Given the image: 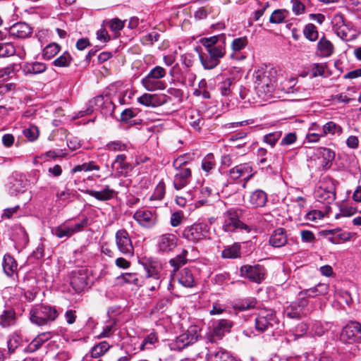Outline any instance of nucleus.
<instances>
[{
    "label": "nucleus",
    "mask_w": 361,
    "mask_h": 361,
    "mask_svg": "<svg viewBox=\"0 0 361 361\" xmlns=\"http://www.w3.org/2000/svg\"><path fill=\"white\" fill-rule=\"evenodd\" d=\"M85 193L102 202L110 200L117 195V192L114 190L111 189L109 185H106L100 191L87 190Z\"/></svg>",
    "instance_id": "obj_20"
},
{
    "label": "nucleus",
    "mask_w": 361,
    "mask_h": 361,
    "mask_svg": "<svg viewBox=\"0 0 361 361\" xmlns=\"http://www.w3.org/2000/svg\"><path fill=\"white\" fill-rule=\"evenodd\" d=\"M178 282L187 288H192L195 286V279L189 269L185 268L180 271Z\"/></svg>",
    "instance_id": "obj_39"
},
{
    "label": "nucleus",
    "mask_w": 361,
    "mask_h": 361,
    "mask_svg": "<svg viewBox=\"0 0 361 361\" xmlns=\"http://www.w3.org/2000/svg\"><path fill=\"white\" fill-rule=\"evenodd\" d=\"M73 59L71 54L65 51L62 55L53 61V64L57 67H68L70 66Z\"/></svg>",
    "instance_id": "obj_51"
},
{
    "label": "nucleus",
    "mask_w": 361,
    "mask_h": 361,
    "mask_svg": "<svg viewBox=\"0 0 361 361\" xmlns=\"http://www.w3.org/2000/svg\"><path fill=\"white\" fill-rule=\"evenodd\" d=\"M147 276L148 278H151L154 279L155 283L149 287L150 290H154L156 288H159L160 286V271H161V265L160 264H149L146 267Z\"/></svg>",
    "instance_id": "obj_29"
},
{
    "label": "nucleus",
    "mask_w": 361,
    "mask_h": 361,
    "mask_svg": "<svg viewBox=\"0 0 361 361\" xmlns=\"http://www.w3.org/2000/svg\"><path fill=\"white\" fill-rule=\"evenodd\" d=\"M285 12L286 11L282 9L275 10L269 18V22L274 24L283 23L286 18V15L284 14Z\"/></svg>",
    "instance_id": "obj_59"
},
{
    "label": "nucleus",
    "mask_w": 361,
    "mask_h": 361,
    "mask_svg": "<svg viewBox=\"0 0 361 361\" xmlns=\"http://www.w3.org/2000/svg\"><path fill=\"white\" fill-rule=\"evenodd\" d=\"M2 267L4 274L8 277L14 279L18 276V263L11 255H4Z\"/></svg>",
    "instance_id": "obj_19"
},
{
    "label": "nucleus",
    "mask_w": 361,
    "mask_h": 361,
    "mask_svg": "<svg viewBox=\"0 0 361 361\" xmlns=\"http://www.w3.org/2000/svg\"><path fill=\"white\" fill-rule=\"evenodd\" d=\"M306 1H309V0H304V1H301V0L290 1V3L292 4V11L295 15L299 16L305 12Z\"/></svg>",
    "instance_id": "obj_56"
},
{
    "label": "nucleus",
    "mask_w": 361,
    "mask_h": 361,
    "mask_svg": "<svg viewBox=\"0 0 361 361\" xmlns=\"http://www.w3.org/2000/svg\"><path fill=\"white\" fill-rule=\"evenodd\" d=\"M287 316L292 319H299L303 314V311L298 308L296 305H291L287 309Z\"/></svg>",
    "instance_id": "obj_63"
},
{
    "label": "nucleus",
    "mask_w": 361,
    "mask_h": 361,
    "mask_svg": "<svg viewBox=\"0 0 361 361\" xmlns=\"http://www.w3.org/2000/svg\"><path fill=\"white\" fill-rule=\"evenodd\" d=\"M178 241V237L173 233H166L158 235L156 238L157 251L161 254H169L177 247Z\"/></svg>",
    "instance_id": "obj_10"
},
{
    "label": "nucleus",
    "mask_w": 361,
    "mask_h": 361,
    "mask_svg": "<svg viewBox=\"0 0 361 361\" xmlns=\"http://www.w3.org/2000/svg\"><path fill=\"white\" fill-rule=\"evenodd\" d=\"M231 357L224 350L210 353L207 355L206 361H230Z\"/></svg>",
    "instance_id": "obj_46"
},
{
    "label": "nucleus",
    "mask_w": 361,
    "mask_h": 361,
    "mask_svg": "<svg viewBox=\"0 0 361 361\" xmlns=\"http://www.w3.org/2000/svg\"><path fill=\"white\" fill-rule=\"evenodd\" d=\"M166 70L159 66L152 68L149 73L142 78V84L147 91H155L165 89V83L161 80L166 76Z\"/></svg>",
    "instance_id": "obj_5"
},
{
    "label": "nucleus",
    "mask_w": 361,
    "mask_h": 361,
    "mask_svg": "<svg viewBox=\"0 0 361 361\" xmlns=\"http://www.w3.org/2000/svg\"><path fill=\"white\" fill-rule=\"evenodd\" d=\"M328 290V284L319 283L312 288L302 290V294L307 295L309 298H314L316 296L326 295Z\"/></svg>",
    "instance_id": "obj_32"
},
{
    "label": "nucleus",
    "mask_w": 361,
    "mask_h": 361,
    "mask_svg": "<svg viewBox=\"0 0 361 361\" xmlns=\"http://www.w3.org/2000/svg\"><path fill=\"white\" fill-rule=\"evenodd\" d=\"M350 29L348 25H345L338 30H337L335 33L343 40L344 41H350L353 39V37H351L349 34L350 32Z\"/></svg>",
    "instance_id": "obj_62"
},
{
    "label": "nucleus",
    "mask_w": 361,
    "mask_h": 361,
    "mask_svg": "<svg viewBox=\"0 0 361 361\" xmlns=\"http://www.w3.org/2000/svg\"><path fill=\"white\" fill-rule=\"evenodd\" d=\"M116 166V172L119 176H126L132 170L131 165L126 162V156L125 154H118L116 156L112 166Z\"/></svg>",
    "instance_id": "obj_27"
},
{
    "label": "nucleus",
    "mask_w": 361,
    "mask_h": 361,
    "mask_svg": "<svg viewBox=\"0 0 361 361\" xmlns=\"http://www.w3.org/2000/svg\"><path fill=\"white\" fill-rule=\"evenodd\" d=\"M317 48L320 55L323 57L330 56L334 52V45L329 40L325 38H322L319 41Z\"/></svg>",
    "instance_id": "obj_40"
},
{
    "label": "nucleus",
    "mask_w": 361,
    "mask_h": 361,
    "mask_svg": "<svg viewBox=\"0 0 361 361\" xmlns=\"http://www.w3.org/2000/svg\"><path fill=\"white\" fill-rule=\"evenodd\" d=\"M21 338L17 333L11 334L7 341L8 352L11 354L20 345Z\"/></svg>",
    "instance_id": "obj_48"
},
{
    "label": "nucleus",
    "mask_w": 361,
    "mask_h": 361,
    "mask_svg": "<svg viewBox=\"0 0 361 361\" xmlns=\"http://www.w3.org/2000/svg\"><path fill=\"white\" fill-rule=\"evenodd\" d=\"M327 68L326 63H314L310 66V73L312 78L317 76L325 77V71Z\"/></svg>",
    "instance_id": "obj_45"
},
{
    "label": "nucleus",
    "mask_w": 361,
    "mask_h": 361,
    "mask_svg": "<svg viewBox=\"0 0 361 361\" xmlns=\"http://www.w3.org/2000/svg\"><path fill=\"white\" fill-rule=\"evenodd\" d=\"M128 145L121 140H114L108 142L106 149L113 152H122L126 150Z\"/></svg>",
    "instance_id": "obj_54"
},
{
    "label": "nucleus",
    "mask_w": 361,
    "mask_h": 361,
    "mask_svg": "<svg viewBox=\"0 0 361 361\" xmlns=\"http://www.w3.org/2000/svg\"><path fill=\"white\" fill-rule=\"evenodd\" d=\"M248 44L246 37L235 38L231 43V49L234 52H238L243 50Z\"/></svg>",
    "instance_id": "obj_55"
},
{
    "label": "nucleus",
    "mask_w": 361,
    "mask_h": 361,
    "mask_svg": "<svg viewBox=\"0 0 361 361\" xmlns=\"http://www.w3.org/2000/svg\"><path fill=\"white\" fill-rule=\"evenodd\" d=\"M99 169L100 167L92 161L88 163H84L82 164L75 166L72 169V172L76 173L80 171H90L93 170L99 171Z\"/></svg>",
    "instance_id": "obj_53"
},
{
    "label": "nucleus",
    "mask_w": 361,
    "mask_h": 361,
    "mask_svg": "<svg viewBox=\"0 0 361 361\" xmlns=\"http://www.w3.org/2000/svg\"><path fill=\"white\" fill-rule=\"evenodd\" d=\"M288 241L286 231L283 228L276 229L269 237V244L274 247H281Z\"/></svg>",
    "instance_id": "obj_22"
},
{
    "label": "nucleus",
    "mask_w": 361,
    "mask_h": 361,
    "mask_svg": "<svg viewBox=\"0 0 361 361\" xmlns=\"http://www.w3.org/2000/svg\"><path fill=\"white\" fill-rule=\"evenodd\" d=\"M177 172L174 176L173 185L176 190L185 188L190 182L192 171L190 168L176 169Z\"/></svg>",
    "instance_id": "obj_16"
},
{
    "label": "nucleus",
    "mask_w": 361,
    "mask_h": 361,
    "mask_svg": "<svg viewBox=\"0 0 361 361\" xmlns=\"http://www.w3.org/2000/svg\"><path fill=\"white\" fill-rule=\"evenodd\" d=\"M189 124L196 130L201 129V125L203 123V120L201 118L200 114L197 111L191 112V114L188 118Z\"/></svg>",
    "instance_id": "obj_52"
},
{
    "label": "nucleus",
    "mask_w": 361,
    "mask_h": 361,
    "mask_svg": "<svg viewBox=\"0 0 361 361\" xmlns=\"http://www.w3.org/2000/svg\"><path fill=\"white\" fill-rule=\"evenodd\" d=\"M109 348H110V345L107 342H106V341L101 342V343H98L97 345H94L92 348V350L90 351L91 357L93 359L99 358L102 355H104L108 351Z\"/></svg>",
    "instance_id": "obj_42"
},
{
    "label": "nucleus",
    "mask_w": 361,
    "mask_h": 361,
    "mask_svg": "<svg viewBox=\"0 0 361 361\" xmlns=\"http://www.w3.org/2000/svg\"><path fill=\"white\" fill-rule=\"evenodd\" d=\"M16 322V313L15 310L11 308L4 310L0 314V326L3 328L14 326Z\"/></svg>",
    "instance_id": "obj_28"
},
{
    "label": "nucleus",
    "mask_w": 361,
    "mask_h": 361,
    "mask_svg": "<svg viewBox=\"0 0 361 361\" xmlns=\"http://www.w3.org/2000/svg\"><path fill=\"white\" fill-rule=\"evenodd\" d=\"M59 316L57 310L50 305H36L30 310V320L37 326H44L54 322Z\"/></svg>",
    "instance_id": "obj_2"
},
{
    "label": "nucleus",
    "mask_w": 361,
    "mask_h": 361,
    "mask_svg": "<svg viewBox=\"0 0 361 361\" xmlns=\"http://www.w3.org/2000/svg\"><path fill=\"white\" fill-rule=\"evenodd\" d=\"M267 202V193L262 190H256L250 195L249 202L253 207H264Z\"/></svg>",
    "instance_id": "obj_30"
},
{
    "label": "nucleus",
    "mask_w": 361,
    "mask_h": 361,
    "mask_svg": "<svg viewBox=\"0 0 361 361\" xmlns=\"http://www.w3.org/2000/svg\"><path fill=\"white\" fill-rule=\"evenodd\" d=\"M61 47L56 43H51L47 45L42 51V57L49 60L55 56L60 51Z\"/></svg>",
    "instance_id": "obj_43"
},
{
    "label": "nucleus",
    "mask_w": 361,
    "mask_h": 361,
    "mask_svg": "<svg viewBox=\"0 0 361 361\" xmlns=\"http://www.w3.org/2000/svg\"><path fill=\"white\" fill-rule=\"evenodd\" d=\"M16 53V48L13 43L0 42V58L10 57Z\"/></svg>",
    "instance_id": "obj_41"
},
{
    "label": "nucleus",
    "mask_w": 361,
    "mask_h": 361,
    "mask_svg": "<svg viewBox=\"0 0 361 361\" xmlns=\"http://www.w3.org/2000/svg\"><path fill=\"white\" fill-rule=\"evenodd\" d=\"M276 72L272 68L261 67L253 73V87L258 97L267 99L274 90Z\"/></svg>",
    "instance_id": "obj_1"
},
{
    "label": "nucleus",
    "mask_w": 361,
    "mask_h": 361,
    "mask_svg": "<svg viewBox=\"0 0 361 361\" xmlns=\"http://www.w3.org/2000/svg\"><path fill=\"white\" fill-rule=\"evenodd\" d=\"M323 232L325 235H331L328 239L333 244H339L341 242L348 241L350 238V233L343 231L338 228L335 229H326Z\"/></svg>",
    "instance_id": "obj_21"
},
{
    "label": "nucleus",
    "mask_w": 361,
    "mask_h": 361,
    "mask_svg": "<svg viewBox=\"0 0 361 361\" xmlns=\"http://www.w3.org/2000/svg\"><path fill=\"white\" fill-rule=\"evenodd\" d=\"M25 75H37L44 73L47 70V66L41 62H25L21 66Z\"/></svg>",
    "instance_id": "obj_23"
},
{
    "label": "nucleus",
    "mask_w": 361,
    "mask_h": 361,
    "mask_svg": "<svg viewBox=\"0 0 361 361\" xmlns=\"http://www.w3.org/2000/svg\"><path fill=\"white\" fill-rule=\"evenodd\" d=\"M116 319H112L108 321L104 326L102 332L98 336V338H106L111 336L116 329Z\"/></svg>",
    "instance_id": "obj_49"
},
{
    "label": "nucleus",
    "mask_w": 361,
    "mask_h": 361,
    "mask_svg": "<svg viewBox=\"0 0 361 361\" xmlns=\"http://www.w3.org/2000/svg\"><path fill=\"white\" fill-rule=\"evenodd\" d=\"M165 195V185L163 182H159L157 185L152 198L154 200H161Z\"/></svg>",
    "instance_id": "obj_64"
},
{
    "label": "nucleus",
    "mask_w": 361,
    "mask_h": 361,
    "mask_svg": "<svg viewBox=\"0 0 361 361\" xmlns=\"http://www.w3.org/2000/svg\"><path fill=\"white\" fill-rule=\"evenodd\" d=\"M224 259H236L240 257V245L235 243L233 245L225 247L221 252Z\"/></svg>",
    "instance_id": "obj_36"
},
{
    "label": "nucleus",
    "mask_w": 361,
    "mask_h": 361,
    "mask_svg": "<svg viewBox=\"0 0 361 361\" xmlns=\"http://www.w3.org/2000/svg\"><path fill=\"white\" fill-rule=\"evenodd\" d=\"M209 231L204 224H194L185 227L182 231V237L188 241L196 243L207 237Z\"/></svg>",
    "instance_id": "obj_7"
},
{
    "label": "nucleus",
    "mask_w": 361,
    "mask_h": 361,
    "mask_svg": "<svg viewBox=\"0 0 361 361\" xmlns=\"http://www.w3.org/2000/svg\"><path fill=\"white\" fill-rule=\"evenodd\" d=\"M304 36L310 41L314 42L318 39V31L312 23H308L303 29Z\"/></svg>",
    "instance_id": "obj_47"
},
{
    "label": "nucleus",
    "mask_w": 361,
    "mask_h": 361,
    "mask_svg": "<svg viewBox=\"0 0 361 361\" xmlns=\"http://www.w3.org/2000/svg\"><path fill=\"white\" fill-rule=\"evenodd\" d=\"M199 331L200 329L197 326H189L186 332L180 334L170 344L171 349L180 351L188 345L194 343L197 341Z\"/></svg>",
    "instance_id": "obj_6"
},
{
    "label": "nucleus",
    "mask_w": 361,
    "mask_h": 361,
    "mask_svg": "<svg viewBox=\"0 0 361 361\" xmlns=\"http://www.w3.org/2000/svg\"><path fill=\"white\" fill-rule=\"evenodd\" d=\"M9 32L16 37L25 38L32 33V28L28 24L19 22L12 25Z\"/></svg>",
    "instance_id": "obj_26"
},
{
    "label": "nucleus",
    "mask_w": 361,
    "mask_h": 361,
    "mask_svg": "<svg viewBox=\"0 0 361 361\" xmlns=\"http://www.w3.org/2000/svg\"><path fill=\"white\" fill-rule=\"evenodd\" d=\"M232 322L227 319H220L214 322L212 325V335L221 338L226 333L230 331Z\"/></svg>",
    "instance_id": "obj_25"
},
{
    "label": "nucleus",
    "mask_w": 361,
    "mask_h": 361,
    "mask_svg": "<svg viewBox=\"0 0 361 361\" xmlns=\"http://www.w3.org/2000/svg\"><path fill=\"white\" fill-rule=\"evenodd\" d=\"M109 27L113 32H119L121 30L125 25V21L121 20L118 18H113L107 23Z\"/></svg>",
    "instance_id": "obj_61"
},
{
    "label": "nucleus",
    "mask_w": 361,
    "mask_h": 361,
    "mask_svg": "<svg viewBox=\"0 0 361 361\" xmlns=\"http://www.w3.org/2000/svg\"><path fill=\"white\" fill-rule=\"evenodd\" d=\"M137 101L144 106L157 107L165 104L167 99L166 96L164 94L158 95L145 93L140 96Z\"/></svg>",
    "instance_id": "obj_17"
},
{
    "label": "nucleus",
    "mask_w": 361,
    "mask_h": 361,
    "mask_svg": "<svg viewBox=\"0 0 361 361\" xmlns=\"http://www.w3.org/2000/svg\"><path fill=\"white\" fill-rule=\"evenodd\" d=\"M216 166V161L213 154H208L202 161V169L208 173L213 170Z\"/></svg>",
    "instance_id": "obj_50"
},
{
    "label": "nucleus",
    "mask_w": 361,
    "mask_h": 361,
    "mask_svg": "<svg viewBox=\"0 0 361 361\" xmlns=\"http://www.w3.org/2000/svg\"><path fill=\"white\" fill-rule=\"evenodd\" d=\"M195 49L199 54L200 63L204 69L212 70L219 64L220 62L207 51L200 52L197 47Z\"/></svg>",
    "instance_id": "obj_31"
},
{
    "label": "nucleus",
    "mask_w": 361,
    "mask_h": 361,
    "mask_svg": "<svg viewBox=\"0 0 361 361\" xmlns=\"http://www.w3.org/2000/svg\"><path fill=\"white\" fill-rule=\"evenodd\" d=\"M23 133L29 141L33 142L36 140L39 136V130L36 126H32L24 129Z\"/></svg>",
    "instance_id": "obj_58"
},
{
    "label": "nucleus",
    "mask_w": 361,
    "mask_h": 361,
    "mask_svg": "<svg viewBox=\"0 0 361 361\" xmlns=\"http://www.w3.org/2000/svg\"><path fill=\"white\" fill-rule=\"evenodd\" d=\"M252 166L250 163H243L233 167L229 170V177L233 180L242 179L244 180L243 188L246 187L247 182L254 176Z\"/></svg>",
    "instance_id": "obj_11"
},
{
    "label": "nucleus",
    "mask_w": 361,
    "mask_h": 361,
    "mask_svg": "<svg viewBox=\"0 0 361 361\" xmlns=\"http://www.w3.org/2000/svg\"><path fill=\"white\" fill-rule=\"evenodd\" d=\"M133 219L142 227L149 228L154 226L157 223V216L152 212L140 209L137 210L133 214Z\"/></svg>",
    "instance_id": "obj_15"
},
{
    "label": "nucleus",
    "mask_w": 361,
    "mask_h": 361,
    "mask_svg": "<svg viewBox=\"0 0 361 361\" xmlns=\"http://www.w3.org/2000/svg\"><path fill=\"white\" fill-rule=\"evenodd\" d=\"M106 97H109L108 96H103V95H99L93 98L92 100L90 101V105L92 107V109H102L104 104L105 103V101L106 100ZM94 109L90 110V111H92Z\"/></svg>",
    "instance_id": "obj_60"
},
{
    "label": "nucleus",
    "mask_w": 361,
    "mask_h": 361,
    "mask_svg": "<svg viewBox=\"0 0 361 361\" xmlns=\"http://www.w3.org/2000/svg\"><path fill=\"white\" fill-rule=\"evenodd\" d=\"M116 281L120 286H123L124 284H133L137 286H140V280L135 273L122 274L116 278Z\"/></svg>",
    "instance_id": "obj_33"
},
{
    "label": "nucleus",
    "mask_w": 361,
    "mask_h": 361,
    "mask_svg": "<svg viewBox=\"0 0 361 361\" xmlns=\"http://www.w3.org/2000/svg\"><path fill=\"white\" fill-rule=\"evenodd\" d=\"M88 274L87 269L80 268L72 271L71 285L77 292H82L88 285Z\"/></svg>",
    "instance_id": "obj_14"
},
{
    "label": "nucleus",
    "mask_w": 361,
    "mask_h": 361,
    "mask_svg": "<svg viewBox=\"0 0 361 361\" xmlns=\"http://www.w3.org/2000/svg\"><path fill=\"white\" fill-rule=\"evenodd\" d=\"M315 197L317 201L324 204H331L336 199V192L332 185L329 189L323 186L319 187L315 192Z\"/></svg>",
    "instance_id": "obj_18"
},
{
    "label": "nucleus",
    "mask_w": 361,
    "mask_h": 361,
    "mask_svg": "<svg viewBox=\"0 0 361 361\" xmlns=\"http://www.w3.org/2000/svg\"><path fill=\"white\" fill-rule=\"evenodd\" d=\"M277 324L278 319L271 310H261L255 318V329L261 333L272 329Z\"/></svg>",
    "instance_id": "obj_8"
},
{
    "label": "nucleus",
    "mask_w": 361,
    "mask_h": 361,
    "mask_svg": "<svg viewBox=\"0 0 361 361\" xmlns=\"http://www.w3.org/2000/svg\"><path fill=\"white\" fill-rule=\"evenodd\" d=\"M240 274L242 277L246 278L251 281L259 283L264 280L266 271L263 266L259 264L244 265L240 269Z\"/></svg>",
    "instance_id": "obj_12"
},
{
    "label": "nucleus",
    "mask_w": 361,
    "mask_h": 361,
    "mask_svg": "<svg viewBox=\"0 0 361 361\" xmlns=\"http://www.w3.org/2000/svg\"><path fill=\"white\" fill-rule=\"evenodd\" d=\"M319 154L322 158V166L324 169H329L331 166L332 161L335 158V153L329 148L321 147L319 149Z\"/></svg>",
    "instance_id": "obj_34"
},
{
    "label": "nucleus",
    "mask_w": 361,
    "mask_h": 361,
    "mask_svg": "<svg viewBox=\"0 0 361 361\" xmlns=\"http://www.w3.org/2000/svg\"><path fill=\"white\" fill-rule=\"evenodd\" d=\"M116 245L119 252L127 257H131L134 255V247L132 240L128 231L125 229H119L115 234Z\"/></svg>",
    "instance_id": "obj_9"
},
{
    "label": "nucleus",
    "mask_w": 361,
    "mask_h": 361,
    "mask_svg": "<svg viewBox=\"0 0 361 361\" xmlns=\"http://www.w3.org/2000/svg\"><path fill=\"white\" fill-rule=\"evenodd\" d=\"M188 254V251L183 249L180 254L169 260V264L173 267V270L171 273V279H173L175 274L178 271V269L187 263Z\"/></svg>",
    "instance_id": "obj_24"
},
{
    "label": "nucleus",
    "mask_w": 361,
    "mask_h": 361,
    "mask_svg": "<svg viewBox=\"0 0 361 361\" xmlns=\"http://www.w3.org/2000/svg\"><path fill=\"white\" fill-rule=\"evenodd\" d=\"M225 40L224 35H214L203 37L200 39V42L204 47L205 51L220 62L221 59L226 54Z\"/></svg>",
    "instance_id": "obj_4"
},
{
    "label": "nucleus",
    "mask_w": 361,
    "mask_h": 361,
    "mask_svg": "<svg viewBox=\"0 0 361 361\" xmlns=\"http://www.w3.org/2000/svg\"><path fill=\"white\" fill-rule=\"evenodd\" d=\"M52 233L59 238H70L73 235V230L70 226L63 224L53 229Z\"/></svg>",
    "instance_id": "obj_44"
},
{
    "label": "nucleus",
    "mask_w": 361,
    "mask_h": 361,
    "mask_svg": "<svg viewBox=\"0 0 361 361\" xmlns=\"http://www.w3.org/2000/svg\"><path fill=\"white\" fill-rule=\"evenodd\" d=\"M341 339L347 343H361V325L352 322L346 325L341 334Z\"/></svg>",
    "instance_id": "obj_13"
},
{
    "label": "nucleus",
    "mask_w": 361,
    "mask_h": 361,
    "mask_svg": "<svg viewBox=\"0 0 361 361\" xmlns=\"http://www.w3.org/2000/svg\"><path fill=\"white\" fill-rule=\"evenodd\" d=\"M331 23L334 32L347 25L345 23L344 17L341 13H336L331 20Z\"/></svg>",
    "instance_id": "obj_57"
},
{
    "label": "nucleus",
    "mask_w": 361,
    "mask_h": 361,
    "mask_svg": "<svg viewBox=\"0 0 361 361\" xmlns=\"http://www.w3.org/2000/svg\"><path fill=\"white\" fill-rule=\"evenodd\" d=\"M235 83L233 79L227 78L219 85V90L224 97H229L235 94Z\"/></svg>",
    "instance_id": "obj_37"
},
{
    "label": "nucleus",
    "mask_w": 361,
    "mask_h": 361,
    "mask_svg": "<svg viewBox=\"0 0 361 361\" xmlns=\"http://www.w3.org/2000/svg\"><path fill=\"white\" fill-rule=\"evenodd\" d=\"M342 133V127L334 121H328L322 128V135L324 137L329 135H334L335 134L340 135Z\"/></svg>",
    "instance_id": "obj_35"
},
{
    "label": "nucleus",
    "mask_w": 361,
    "mask_h": 361,
    "mask_svg": "<svg viewBox=\"0 0 361 361\" xmlns=\"http://www.w3.org/2000/svg\"><path fill=\"white\" fill-rule=\"evenodd\" d=\"M51 338L49 332H46L38 335L32 342L27 345V349L28 352H35L38 350L42 345Z\"/></svg>",
    "instance_id": "obj_38"
},
{
    "label": "nucleus",
    "mask_w": 361,
    "mask_h": 361,
    "mask_svg": "<svg viewBox=\"0 0 361 361\" xmlns=\"http://www.w3.org/2000/svg\"><path fill=\"white\" fill-rule=\"evenodd\" d=\"M242 214L243 210L239 208H230L227 209L223 214L222 229L225 232H235L237 230H244L249 233L251 231L250 226L240 220Z\"/></svg>",
    "instance_id": "obj_3"
}]
</instances>
